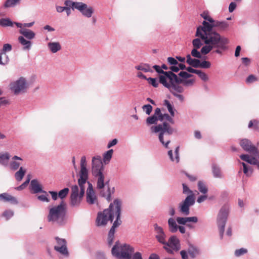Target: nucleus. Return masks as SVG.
<instances>
[{
	"label": "nucleus",
	"instance_id": "1",
	"mask_svg": "<svg viewBox=\"0 0 259 259\" xmlns=\"http://www.w3.org/2000/svg\"><path fill=\"white\" fill-rule=\"evenodd\" d=\"M121 206V201L118 198L115 199L113 202L110 204L108 208L98 213L96 218L97 226H105L108 221L112 222L115 215L116 219L112 226L116 228L119 227L122 223L120 219Z\"/></svg>",
	"mask_w": 259,
	"mask_h": 259
},
{
	"label": "nucleus",
	"instance_id": "2",
	"mask_svg": "<svg viewBox=\"0 0 259 259\" xmlns=\"http://www.w3.org/2000/svg\"><path fill=\"white\" fill-rule=\"evenodd\" d=\"M195 35L200 37L206 45L201 49V53L203 55L207 54L213 48L225 50L226 45L229 43L228 39L222 36L220 34H208L206 32L200 30L199 27L197 28Z\"/></svg>",
	"mask_w": 259,
	"mask_h": 259
},
{
	"label": "nucleus",
	"instance_id": "3",
	"mask_svg": "<svg viewBox=\"0 0 259 259\" xmlns=\"http://www.w3.org/2000/svg\"><path fill=\"white\" fill-rule=\"evenodd\" d=\"M135 248L128 244H121L116 241L111 249L112 255L117 259H143L140 252L134 253Z\"/></svg>",
	"mask_w": 259,
	"mask_h": 259
},
{
	"label": "nucleus",
	"instance_id": "4",
	"mask_svg": "<svg viewBox=\"0 0 259 259\" xmlns=\"http://www.w3.org/2000/svg\"><path fill=\"white\" fill-rule=\"evenodd\" d=\"M171 80L169 83L170 87H168L167 89L174 96L178 98L180 101H183L184 97L180 94L184 92V88L180 84L183 83L186 86L192 85L194 82V80H184L179 78L176 74V77H171Z\"/></svg>",
	"mask_w": 259,
	"mask_h": 259
},
{
	"label": "nucleus",
	"instance_id": "5",
	"mask_svg": "<svg viewBox=\"0 0 259 259\" xmlns=\"http://www.w3.org/2000/svg\"><path fill=\"white\" fill-rule=\"evenodd\" d=\"M66 204L62 200L59 205L50 208L47 217L48 222H57L62 225L66 217Z\"/></svg>",
	"mask_w": 259,
	"mask_h": 259
},
{
	"label": "nucleus",
	"instance_id": "6",
	"mask_svg": "<svg viewBox=\"0 0 259 259\" xmlns=\"http://www.w3.org/2000/svg\"><path fill=\"white\" fill-rule=\"evenodd\" d=\"M150 129L152 133L160 132L159 135V141L166 148H168V145L170 142L168 137L171 135L174 132L173 129L169 124L164 122L162 124L151 126Z\"/></svg>",
	"mask_w": 259,
	"mask_h": 259
},
{
	"label": "nucleus",
	"instance_id": "7",
	"mask_svg": "<svg viewBox=\"0 0 259 259\" xmlns=\"http://www.w3.org/2000/svg\"><path fill=\"white\" fill-rule=\"evenodd\" d=\"M183 193L185 194H189L184 200L179 204L180 211L185 215L190 213V207L193 206L195 202L194 194L192 190L185 184L183 183Z\"/></svg>",
	"mask_w": 259,
	"mask_h": 259
},
{
	"label": "nucleus",
	"instance_id": "8",
	"mask_svg": "<svg viewBox=\"0 0 259 259\" xmlns=\"http://www.w3.org/2000/svg\"><path fill=\"white\" fill-rule=\"evenodd\" d=\"M200 30L208 34H220L219 32L224 31L229 27V24L226 21L214 20L212 24L206 21H203L202 25L198 27Z\"/></svg>",
	"mask_w": 259,
	"mask_h": 259
},
{
	"label": "nucleus",
	"instance_id": "9",
	"mask_svg": "<svg viewBox=\"0 0 259 259\" xmlns=\"http://www.w3.org/2000/svg\"><path fill=\"white\" fill-rule=\"evenodd\" d=\"M229 215V207L227 205H223L220 209L218 214L217 222L219 229L220 238L223 237L225 227L228 220Z\"/></svg>",
	"mask_w": 259,
	"mask_h": 259
},
{
	"label": "nucleus",
	"instance_id": "10",
	"mask_svg": "<svg viewBox=\"0 0 259 259\" xmlns=\"http://www.w3.org/2000/svg\"><path fill=\"white\" fill-rule=\"evenodd\" d=\"M153 68L157 73L160 74L159 75V83L166 88L170 87L169 83L171 80V77H176V74L171 71H164L158 65H154Z\"/></svg>",
	"mask_w": 259,
	"mask_h": 259
},
{
	"label": "nucleus",
	"instance_id": "11",
	"mask_svg": "<svg viewBox=\"0 0 259 259\" xmlns=\"http://www.w3.org/2000/svg\"><path fill=\"white\" fill-rule=\"evenodd\" d=\"M240 145L245 151L252 155L253 160L256 161L258 160L259 158V151L250 141L246 139H242L240 142Z\"/></svg>",
	"mask_w": 259,
	"mask_h": 259
},
{
	"label": "nucleus",
	"instance_id": "12",
	"mask_svg": "<svg viewBox=\"0 0 259 259\" xmlns=\"http://www.w3.org/2000/svg\"><path fill=\"white\" fill-rule=\"evenodd\" d=\"M165 246H163V249L168 253L173 254V250L177 251L181 248L180 241L179 238L175 235L171 236L166 242Z\"/></svg>",
	"mask_w": 259,
	"mask_h": 259
},
{
	"label": "nucleus",
	"instance_id": "13",
	"mask_svg": "<svg viewBox=\"0 0 259 259\" xmlns=\"http://www.w3.org/2000/svg\"><path fill=\"white\" fill-rule=\"evenodd\" d=\"M10 88L15 95L24 93L27 88V83L25 78L21 77L17 80L11 83Z\"/></svg>",
	"mask_w": 259,
	"mask_h": 259
},
{
	"label": "nucleus",
	"instance_id": "14",
	"mask_svg": "<svg viewBox=\"0 0 259 259\" xmlns=\"http://www.w3.org/2000/svg\"><path fill=\"white\" fill-rule=\"evenodd\" d=\"M30 189L33 194L42 193L47 194V192L42 190V186L39 183L36 179L31 180L30 182Z\"/></svg>",
	"mask_w": 259,
	"mask_h": 259
},
{
	"label": "nucleus",
	"instance_id": "15",
	"mask_svg": "<svg viewBox=\"0 0 259 259\" xmlns=\"http://www.w3.org/2000/svg\"><path fill=\"white\" fill-rule=\"evenodd\" d=\"M107 163H104L106 164ZM104 163H92L93 174L95 177H100L104 176L103 171L104 170Z\"/></svg>",
	"mask_w": 259,
	"mask_h": 259
},
{
	"label": "nucleus",
	"instance_id": "16",
	"mask_svg": "<svg viewBox=\"0 0 259 259\" xmlns=\"http://www.w3.org/2000/svg\"><path fill=\"white\" fill-rule=\"evenodd\" d=\"M177 223L179 225H186L188 223L193 222L196 223L198 222L197 217H178L176 219Z\"/></svg>",
	"mask_w": 259,
	"mask_h": 259
},
{
	"label": "nucleus",
	"instance_id": "17",
	"mask_svg": "<svg viewBox=\"0 0 259 259\" xmlns=\"http://www.w3.org/2000/svg\"><path fill=\"white\" fill-rule=\"evenodd\" d=\"M81 4L83 5L82 6L81 9L78 10L81 13V14L84 16L88 18L91 17L93 13V8L91 7H88L87 4H84L82 2Z\"/></svg>",
	"mask_w": 259,
	"mask_h": 259
},
{
	"label": "nucleus",
	"instance_id": "18",
	"mask_svg": "<svg viewBox=\"0 0 259 259\" xmlns=\"http://www.w3.org/2000/svg\"><path fill=\"white\" fill-rule=\"evenodd\" d=\"M64 4L66 6V7L71 8L72 10L75 9L77 10L81 9L83 6L81 2H74L71 0H66Z\"/></svg>",
	"mask_w": 259,
	"mask_h": 259
},
{
	"label": "nucleus",
	"instance_id": "19",
	"mask_svg": "<svg viewBox=\"0 0 259 259\" xmlns=\"http://www.w3.org/2000/svg\"><path fill=\"white\" fill-rule=\"evenodd\" d=\"M97 200L96 196L95 194L93 189L87 190V201L90 204H93L95 203V201Z\"/></svg>",
	"mask_w": 259,
	"mask_h": 259
},
{
	"label": "nucleus",
	"instance_id": "20",
	"mask_svg": "<svg viewBox=\"0 0 259 259\" xmlns=\"http://www.w3.org/2000/svg\"><path fill=\"white\" fill-rule=\"evenodd\" d=\"M188 252L192 258L196 257L200 253V250L196 246L191 244L189 246Z\"/></svg>",
	"mask_w": 259,
	"mask_h": 259
},
{
	"label": "nucleus",
	"instance_id": "21",
	"mask_svg": "<svg viewBox=\"0 0 259 259\" xmlns=\"http://www.w3.org/2000/svg\"><path fill=\"white\" fill-rule=\"evenodd\" d=\"M187 60L186 62L190 65L193 67L197 68L199 67L200 64V60L197 59H192L191 57V55L188 54L186 56Z\"/></svg>",
	"mask_w": 259,
	"mask_h": 259
},
{
	"label": "nucleus",
	"instance_id": "22",
	"mask_svg": "<svg viewBox=\"0 0 259 259\" xmlns=\"http://www.w3.org/2000/svg\"><path fill=\"white\" fill-rule=\"evenodd\" d=\"M70 205L71 207H78L80 205L81 199L78 195H70Z\"/></svg>",
	"mask_w": 259,
	"mask_h": 259
},
{
	"label": "nucleus",
	"instance_id": "23",
	"mask_svg": "<svg viewBox=\"0 0 259 259\" xmlns=\"http://www.w3.org/2000/svg\"><path fill=\"white\" fill-rule=\"evenodd\" d=\"M19 32L29 39H31L35 36L34 32L29 29L22 28L19 30Z\"/></svg>",
	"mask_w": 259,
	"mask_h": 259
},
{
	"label": "nucleus",
	"instance_id": "24",
	"mask_svg": "<svg viewBox=\"0 0 259 259\" xmlns=\"http://www.w3.org/2000/svg\"><path fill=\"white\" fill-rule=\"evenodd\" d=\"M212 172L214 178H222L223 177L220 167L216 164L213 163L212 165Z\"/></svg>",
	"mask_w": 259,
	"mask_h": 259
},
{
	"label": "nucleus",
	"instance_id": "25",
	"mask_svg": "<svg viewBox=\"0 0 259 259\" xmlns=\"http://www.w3.org/2000/svg\"><path fill=\"white\" fill-rule=\"evenodd\" d=\"M168 225L169 227V230L170 232L175 233L178 231V226L174 219L171 218L168 219Z\"/></svg>",
	"mask_w": 259,
	"mask_h": 259
},
{
	"label": "nucleus",
	"instance_id": "26",
	"mask_svg": "<svg viewBox=\"0 0 259 259\" xmlns=\"http://www.w3.org/2000/svg\"><path fill=\"white\" fill-rule=\"evenodd\" d=\"M54 249L65 256H68L69 255L67 245H64L62 246H55Z\"/></svg>",
	"mask_w": 259,
	"mask_h": 259
},
{
	"label": "nucleus",
	"instance_id": "27",
	"mask_svg": "<svg viewBox=\"0 0 259 259\" xmlns=\"http://www.w3.org/2000/svg\"><path fill=\"white\" fill-rule=\"evenodd\" d=\"M114 192V187L112 188V191H111L110 188L108 187V190H107V194L104 191H101L100 194L103 197H106V199L108 202L111 200V195Z\"/></svg>",
	"mask_w": 259,
	"mask_h": 259
},
{
	"label": "nucleus",
	"instance_id": "28",
	"mask_svg": "<svg viewBox=\"0 0 259 259\" xmlns=\"http://www.w3.org/2000/svg\"><path fill=\"white\" fill-rule=\"evenodd\" d=\"M48 47L53 53H56L57 51L61 50V46L59 42H49L48 44Z\"/></svg>",
	"mask_w": 259,
	"mask_h": 259
},
{
	"label": "nucleus",
	"instance_id": "29",
	"mask_svg": "<svg viewBox=\"0 0 259 259\" xmlns=\"http://www.w3.org/2000/svg\"><path fill=\"white\" fill-rule=\"evenodd\" d=\"M87 163H80L79 177L88 178V170L87 168Z\"/></svg>",
	"mask_w": 259,
	"mask_h": 259
},
{
	"label": "nucleus",
	"instance_id": "30",
	"mask_svg": "<svg viewBox=\"0 0 259 259\" xmlns=\"http://www.w3.org/2000/svg\"><path fill=\"white\" fill-rule=\"evenodd\" d=\"M21 0H7L4 5V7L5 8L14 7L16 5H19L20 3Z\"/></svg>",
	"mask_w": 259,
	"mask_h": 259
},
{
	"label": "nucleus",
	"instance_id": "31",
	"mask_svg": "<svg viewBox=\"0 0 259 259\" xmlns=\"http://www.w3.org/2000/svg\"><path fill=\"white\" fill-rule=\"evenodd\" d=\"M243 165V171L244 174L247 177H250L253 171L252 168L250 166L247 164L246 163H241Z\"/></svg>",
	"mask_w": 259,
	"mask_h": 259
},
{
	"label": "nucleus",
	"instance_id": "32",
	"mask_svg": "<svg viewBox=\"0 0 259 259\" xmlns=\"http://www.w3.org/2000/svg\"><path fill=\"white\" fill-rule=\"evenodd\" d=\"M19 42L24 46V49L29 50L31 47V42L29 40H26L23 36H20L18 37Z\"/></svg>",
	"mask_w": 259,
	"mask_h": 259
},
{
	"label": "nucleus",
	"instance_id": "33",
	"mask_svg": "<svg viewBox=\"0 0 259 259\" xmlns=\"http://www.w3.org/2000/svg\"><path fill=\"white\" fill-rule=\"evenodd\" d=\"M136 68L138 70H142L145 72L152 71L150 65L147 64H141L136 66Z\"/></svg>",
	"mask_w": 259,
	"mask_h": 259
},
{
	"label": "nucleus",
	"instance_id": "34",
	"mask_svg": "<svg viewBox=\"0 0 259 259\" xmlns=\"http://www.w3.org/2000/svg\"><path fill=\"white\" fill-rule=\"evenodd\" d=\"M25 172V169H24L22 167H21L19 170L15 174V177L16 180L18 181L22 180L23 177L24 176Z\"/></svg>",
	"mask_w": 259,
	"mask_h": 259
},
{
	"label": "nucleus",
	"instance_id": "35",
	"mask_svg": "<svg viewBox=\"0 0 259 259\" xmlns=\"http://www.w3.org/2000/svg\"><path fill=\"white\" fill-rule=\"evenodd\" d=\"M198 189L201 193L204 194H206L208 192V188L205 184L201 181H199L198 183Z\"/></svg>",
	"mask_w": 259,
	"mask_h": 259
},
{
	"label": "nucleus",
	"instance_id": "36",
	"mask_svg": "<svg viewBox=\"0 0 259 259\" xmlns=\"http://www.w3.org/2000/svg\"><path fill=\"white\" fill-rule=\"evenodd\" d=\"M179 147H177L175 150V158H174L172 157V150H169L168 152V155L169 156L171 160L175 161L176 160L177 162H178L179 161Z\"/></svg>",
	"mask_w": 259,
	"mask_h": 259
},
{
	"label": "nucleus",
	"instance_id": "37",
	"mask_svg": "<svg viewBox=\"0 0 259 259\" xmlns=\"http://www.w3.org/2000/svg\"><path fill=\"white\" fill-rule=\"evenodd\" d=\"M69 192V189L68 188H64V189L61 190L58 193V197L61 199L63 200L68 195Z\"/></svg>",
	"mask_w": 259,
	"mask_h": 259
},
{
	"label": "nucleus",
	"instance_id": "38",
	"mask_svg": "<svg viewBox=\"0 0 259 259\" xmlns=\"http://www.w3.org/2000/svg\"><path fill=\"white\" fill-rule=\"evenodd\" d=\"M13 22L10 19L2 18L0 19V25L3 27L12 26H13Z\"/></svg>",
	"mask_w": 259,
	"mask_h": 259
},
{
	"label": "nucleus",
	"instance_id": "39",
	"mask_svg": "<svg viewBox=\"0 0 259 259\" xmlns=\"http://www.w3.org/2000/svg\"><path fill=\"white\" fill-rule=\"evenodd\" d=\"M248 127L253 128L254 130H259V122L256 120H250L248 124Z\"/></svg>",
	"mask_w": 259,
	"mask_h": 259
},
{
	"label": "nucleus",
	"instance_id": "40",
	"mask_svg": "<svg viewBox=\"0 0 259 259\" xmlns=\"http://www.w3.org/2000/svg\"><path fill=\"white\" fill-rule=\"evenodd\" d=\"M200 15L204 19H205L204 21L208 22L209 24H212L214 20L209 16L208 13L206 12H203Z\"/></svg>",
	"mask_w": 259,
	"mask_h": 259
},
{
	"label": "nucleus",
	"instance_id": "41",
	"mask_svg": "<svg viewBox=\"0 0 259 259\" xmlns=\"http://www.w3.org/2000/svg\"><path fill=\"white\" fill-rule=\"evenodd\" d=\"M155 238L158 242L164 245V246H165V244H166V241H165L166 235L165 233L163 234V235H156Z\"/></svg>",
	"mask_w": 259,
	"mask_h": 259
},
{
	"label": "nucleus",
	"instance_id": "42",
	"mask_svg": "<svg viewBox=\"0 0 259 259\" xmlns=\"http://www.w3.org/2000/svg\"><path fill=\"white\" fill-rule=\"evenodd\" d=\"M105 186L104 183V176H101L100 177H98V181H97V188L99 189H103Z\"/></svg>",
	"mask_w": 259,
	"mask_h": 259
},
{
	"label": "nucleus",
	"instance_id": "43",
	"mask_svg": "<svg viewBox=\"0 0 259 259\" xmlns=\"http://www.w3.org/2000/svg\"><path fill=\"white\" fill-rule=\"evenodd\" d=\"M192 45L194 48L198 49L201 48V47L203 45V44L202 43L200 39L197 38L193 40Z\"/></svg>",
	"mask_w": 259,
	"mask_h": 259
},
{
	"label": "nucleus",
	"instance_id": "44",
	"mask_svg": "<svg viewBox=\"0 0 259 259\" xmlns=\"http://www.w3.org/2000/svg\"><path fill=\"white\" fill-rule=\"evenodd\" d=\"M113 150L112 149L109 150L105 153L103 155V160L104 162L106 161H109L112 156Z\"/></svg>",
	"mask_w": 259,
	"mask_h": 259
},
{
	"label": "nucleus",
	"instance_id": "45",
	"mask_svg": "<svg viewBox=\"0 0 259 259\" xmlns=\"http://www.w3.org/2000/svg\"><path fill=\"white\" fill-rule=\"evenodd\" d=\"M10 155L8 152L0 153V162L8 161L10 159Z\"/></svg>",
	"mask_w": 259,
	"mask_h": 259
},
{
	"label": "nucleus",
	"instance_id": "46",
	"mask_svg": "<svg viewBox=\"0 0 259 259\" xmlns=\"http://www.w3.org/2000/svg\"><path fill=\"white\" fill-rule=\"evenodd\" d=\"M164 105L166 106L167 109L170 113V115L172 116H174L175 115L174 111L173 110V107L172 105L170 104L168 100H164Z\"/></svg>",
	"mask_w": 259,
	"mask_h": 259
},
{
	"label": "nucleus",
	"instance_id": "47",
	"mask_svg": "<svg viewBox=\"0 0 259 259\" xmlns=\"http://www.w3.org/2000/svg\"><path fill=\"white\" fill-rule=\"evenodd\" d=\"M9 61L8 57L6 54H4L2 53H0V64L5 65L7 64Z\"/></svg>",
	"mask_w": 259,
	"mask_h": 259
},
{
	"label": "nucleus",
	"instance_id": "48",
	"mask_svg": "<svg viewBox=\"0 0 259 259\" xmlns=\"http://www.w3.org/2000/svg\"><path fill=\"white\" fill-rule=\"evenodd\" d=\"M14 215V212L11 210H6L2 214V216L6 218L7 220H9Z\"/></svg>",
	"mask_w": 259,
	"mask_h": 259
},
{
	"label": "nucleus",
	"instance_id": "49",
	"mask_svg": "<svg viewBox=\"0 0 259 259\" xmlns=\"http://www.w3.org/2000/svg\"><path fill=\"white\" fill-rule=\"evenodd\" d=\"M153 115L156 117H157L160 121H162L163 120V114L161 113L160 108H157L155 109Z\"/></svg>",
	"mask_w": 259,
	"mask_h": 259
},
{
	"label": "nucleus",
	"instance_id": "50",
	"mask_svg": "<svg viewBox=\"0 0 259 259\" xmlns=\"http://www.w3.org/2000/svg\"><path fill=\"white\" fill-rule=\"evenodd\" d=\"M159 120L157 117H156L154 115L148 117L146 119V122L148 124H152L156 123L157 121Z\"/></svg>",
	"mask_w": 259,
	"mask_h": 259
},
{
	"label": "nucleus",
	"instance_id": "51",
	"mask_svg": "<svg viewBox=\"0 0 259 259\" xmlns=\"http://www.w3.org/2000/svg\"><path fill=\"white\" fill-rule=\"evenodd\" d=\"M199 77L204 81H206L208 80V75L204 72L201 71V70H198L197 73H196Z\"/></svg>",
	"mask_w": 259,
	"mask_h": 259
},
{
	"label": "nucleus",
	"instance_id": "52",
	"mask_svg": "<svg viewBox=\"0 0 259 259\" xmlns=\"http://www.w3.org/2000/svg\"><path fill=\"white\" fill-rule=\"evenodd\" d=\"M154 230L156 232L157 235H163L164 234V232L162 227L159 226L157 224H155L153 225Z\"/></svg>",
	"mask_w": 259,
	"mask_h": 259
},
{
	"label": "nucleus",
	"instance_id": "53",
	"mask_svg": "<svg viewBox=\"0 0 259 259\" xmlns=\"http://www.w3.org/2000/svg\"><path fill=\"white\" fill-rule=\"evenodd\" d=\"M201 51L199 52L197 49L193 48L191 53V55L193 57L197 58H201Z\"/></svg>",
	"mask_w": 259,
	"mask_h": 259
},
{
	"label": "nucleus",
	"instance_id": "54",
	"mask_svg": "<svg viewBox=\"0 0 259 259\" xmlns=\"http://www.w3.org/2000/svg\"><path fill=\"white\" fill-rule=\"evenodd\" d=\"M257 80V78L253 74L249 75L246 79L245 82L246 83H251Z\"/></svg>",
	"mask_w": 259,
	"mask_h": 259
},
{
	"label": "nucleus",
	"instance_id": "55",
	"mask_svg": "<svg viewBox=\"0 0 259 259\" xmlns=\"http://www.w3.org/2000/svg\"><path fill=\"white\" fill-rule=\"evenodd\" d=\"M210 66L211 63L210 62L207 61H203L202 62L200 61L199 67L202 68H209Z\"/></svg>",
	"mask_w": 259,
	"mask_h": 259
},
{
	"label": "nucleus",
	"instance_id": "56",
	"mask_svg": "<svg viewBox=\"0 0 259 259\" xmlns=\"http://www.w3.org/2000/svg\"><path fill=\"white\" fill-rule=\"evenodd\" d=\"M55 240L57 241L58 246H62L64 245H67V242L65 239H61L58 237H56Z\"/></svg>",
	"mask_w": 259,
	"mask_h": 259
},
{
	"label": "nucleus",
	"instance_id": "57",
	"mask_svg": "<svg viewBox=\"0 0 259 259\" xmlns=\"http://www.w3.org/2000/svg\"><path fill=\"white\" fill-rule=\"evenodd\" d=\"M247 252V250L246 249L241 248L239 249H236L235 251V255L236 256H241Z\"/></svg>",
	"mask_w": 259,
	"mask_h": 259
},
{
	"label": "nucleus",
	"instance_id": "58",
	"mask_svg": "<svg viewBox=\"0 0 259 259\" xmlns=\"http://www.w3.org/2000/svg\"><path fill=\"white\" fill-rule=\"evenodd\" d=\"M48 193L47 192V194L40 195L38 196L37 199L39 200L42 201V202H49L50 201V199L48 198Z\"/></svg>",
	"mask_w": 259,
	"mask_h": 259
},
{
	"label": "nucleus",
	"instance_id": "59",
	"mask_svg": "<svg viewBox=\"0 0 259 259\" xmlns=\"http://www.w3.org/2000/svg\"><path fill=\"white\" fill-rule=\"evenodd\" d=\"M12 50V46L9 44H4L3 46V49L2 50V53L4 54V55L6 54L5 53L6 52H9Z\"/></svg>",
	"mask_w": 259,
	"mask_h": 259
},
{
	"label": "nucleus",
	"instance_id": "60",
	"mask_svg": "<svg viewBox=\"0 0 259 259\" xmlns=\"http://www.w3.org/2000/svg\"><path fill=\"white\" fill-rule=\"evenodd\" d=\"M148 82L151 84L153 87L157 88L158 86V82L156 80V78L149 77L147 79Z\"/></svg>",
	"mask_w": 259,
	"mask_h": 259
},
{
	"label": "nucleus",
	"instance_id": "61",
	"mask_svg": "<svg viewBox=\"0 0 259 259\" xmlns=\"http://www.w3.org/2000/svg\"><path fill=\"white\" fill-rule=\"evenodd\" d=\"M88 178L85 177H79L78 180V183L80 187H84V185Z\"/></svg>",
	"mask_w": 259,
	"mask_h": 259
},
{
	"label": "nucleus",
	"instance_id": "62",
	"mask_svg": "<svg viewBox=\"0 0 259 259\" xmlns=\"http://www.w3.org/2000/svg\"><path fill=\"white\" fill-rule=\"evenodd\" d=\"M143 109L146 112L147 114L149 115L152 110V107L149 104L145 105L143 106Z\"/></svg>",
	"mask_w": 259,
	"mask_h": 259
},
{
	"label": "nucleus",
	"instance_id": "63",
	"mask_svg": "<svg viewBox=\"0 0 259 259\" xmlns=\"http://www.w3.org/2000/svg\"><path fill=\"white\" fill-rule=\"evenodd\" d=\"M29 182V179H27L23 184L17 188V190L20 191L24 189L28 185Z\"/></svg>",
	"mask_w": 259,
	"mask_h": 259
},
{
	"label": "nucleus",
	"instance_id": "64",
	"mask_svg": "<svg viewBox=\"0 0 259 259\" xmlns=\"http://www.w3.org/2000/svg\"><path fill=\"white\" fill-rule=\"evenodd\" d=\"M114 239V235H109L108 234L107 244H108V246L110 247L113 244Z\"/></svg>",
	"mask_w": 259,
	"mask_h": 259
}]
</instances>
